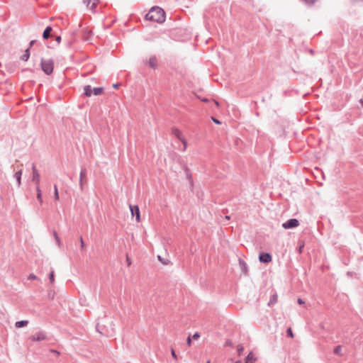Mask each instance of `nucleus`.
I'll use <instances>...</instances> for the list:
<instances>
[{
    "label": "nucleus",
    "mask_w": 363,
    "mask_h": 363,
    "mask_svg": "<svg viewBox=\"0 0 363 363\" xmlns=\"http://www.w3.org/2000/svg\"><path fill=\"white\" fill-rule=\"evenodd\" d=\"M174 135L180 141L182 142V143H185V139L184 138L182 133L180 130H179L177 129L175 130Z\"/></svg>",
    "instance_id": "9b49d317"
},
{
    "label": "nucleus",
    "mask_w": 363,
    "mask_h": 363,
    "mask_svg": "<svg viewBox=\"0 0 363 363\" xmlns=\"http://www.w3.org/2000/svg\"><path fill=\"white\" fill-rule=\"evenodd\" d=\"M199 337V335L198 333H196L194 335H193V339L194 340H196Z\"/></svg>",
    "instance_id": "c756f323"
},
{
    "label": "nucleus",
    "mask_w": 363,
    "mask_h": 363,
    "mask_svg": "<svg viewBox=\"0 0 363 363\" xmlns=\"http://www.w3.org/2000/svg\"><path fill=\"white\" fill-rule=\"evenodd\" d=\"M148 65L152 69H155L157 67V59L153 56L149 59Z\"/></svg>",
    "instance_id": "1a4fd4ad"
},
{
    "label": "nucleus",
    "mask_w": 363,
    "mask_h": 363,
    "mask_svg": "<svg viewBox=\"0 0 363 363\" xmlns=\"http://www.w3.org/2000/svg\"><path fill=\"white\" fill-rule=\"evenodd\" d=\"M91 0H83V2L84 4H86L87 6L91 3Z\"/></svg>",
    "instance_id": "c85d7f7f"
},
{
    "label": "nucleus",
    "mask_w": 363,
    "mask_h": 363,
    "mask_svg": "<svg viewBox=\"0 0 363 363\" xmlns=\"http://www.w3.org/2000/svg\"><path fill=\"white\" fill-rule=\"evenodd\" d=\"M53 236L55 240L57 245L60 247L62 246V242L61 240L56 231H53Z\"/></svg>",
    "instance_id": "f8f14e48"
},
{
    "label": "nucleus",
    "mask_w": 363,
    "mask_h": 363,
    "mask_svg": "<svg viewBox=\"0 0 363 363\" xmlns=\"http://www.w3.org/2000/svg\"><path fill=\"white\" fill-rule=\"evenodd\" d=\"M146 19L157 23H162L165 20L164 11L157 6L152 7L146 15Z\"/></svg>",
    "instance_id": "f257e3e1"
},
{
    "label": "nucleus",
    "mask_w": 363,
    "mask_h": 363,
    "mask_svg": "<svg viewBox=\"0 0 363 363\" xmlns=\"http://www.w3.org/2000/svg\"><path fill=\"white\" fill-rule=\"evenodd\" d=\"M50 281L52 284H53L55 282V275H54L53 271H52L50 274Z\"/></svg>",
    "instance_id": "412c9836"
},
{
    "label": "nucleus",
    "mask_w": 363,
    "mask_h": 363,
    "mask_svg": "<svg viewBox=\"0 0 363 363\" xmlns=\"http://www.w3.org/2000/svg\"><path fill=\"white\" fill-rule=\"evenodd\" d=\"M242 350H243V347L242 345H238V352L239 355L241 354Z\"/></svg>",
    "instance_id": "393cba45"
},
{
    "label": "nucleus",
    "mask_w": 363,
    "mask_h": 363,
    "mask_svg": "<svg viewBox=\"0 0 363 363\" xmlns=\"http://www.w3.org/2000/svg\"><path fill=\"white\" fill-rule=\"evenodd\" d=\"M238 363H240V362H238Z\"/></svg>",
    "instance_id": "a18cd8bd"
},
{
    "label": "nucleus",
    "mask_w": 363,
    "mask_h": 363,
    "mask_svg": "<svg viewBox=\"0 0 363 363\" xmlns=\"http://www.w3.org/2000/svg\"><path fill=\"white\" fill-rule=\"evenodd\" d=\"M238 363H240V362H238Z\"/></svg>",
    "instance_id": "37998d69"
},
{
    "label": "nucleus",
    "mask_w": 363,
    "mask_h": 363,
    "mask_svg": "<svg viewBox=\"0 0 363 363\" xmlns=\"http://www.w3.org/2000/svg\"><path fill=\"white\" fill-rule=\"evenodd\" d=\"M37 279V277L33 274H30L28 276V279Z\"/></svg>",
    "instance_id": "bb28decb"
},
{
    "label": "nucleus",
    "mask_w": 363,
    "mask_h": 363,
    "mask_svg": "<svg viewBox=\"0 0 363 363\" xmlns=\"http://www.w3.org/2000/svg\"><path fill=\"white\" fill-rule=\"evenodd\" d=\"M341 351H342V347L341 346H337L335 350H334V352L337 354H340L341 353Z\"/></svg>",
    "instance_id": "aec40b11"
},
{
    "label": "nucleus",
    "mask_w": 363,
    "mask_h": 363,
    "mask_svg": "<svg viewBox=\"0 0 363 363\" xmlns=\"http://www.w3.org/2000/svg\"><path fill=\"white\" fill-rule=\"evenodd\" d=\"M186 342H187V345H188L189 346H190V345H191V337H189L187 338Z\"/></svg>",
    "instance_id": "7c9ffc66"
},
{
    "label": "nucleus",
    "mask_w": 363,
    "mask_h": 363,
    "mask_svg": "<svg viewBox=\"0 0 363 363\" xmlns=\"http://www.w3.org/2000/svg\"><path fill=\"white\" fill-rule=\"evenodd\" d=\"M183 144H184V150H185V149H186V141L185 140V143H183Z\"/></svg>",
    "instance_id": "e433bc0d"
},
{
    "label": "nucleus",
    "mask_w": 363,
    "mask_h": 363,
    "mask_svg": "<svg viewBox=\"0 0 363 363\" xmlns=\"http://www.w3.org/2000/svg\"><path fill=\"white\" fill-rule=\"evenodd\" d=\"M80 242H81L82 247H83L84 245V240H83L82 238H80Z\"/></svg>",
    "instance_id": "72a5a7b5"
},
{
    "label": "nucleus",
    "mask_w": 363,
    "mask_h": 363,
    "mask_svg": "<svg viewBox=\"0 0 363 363\" xmlns=\"http://www.w3.org/2000/svg\"><path fill=\"white\" fill-rule=\"evenodd\" d=\"M35 43V40H32L30 43V45H29V49L33 45V44Z\"/></svg>",
    "instance_id": "f704fd0d"
},
{
    "label": "nucleus",
    "mask_w": 363,
    "mask_h": 363,
    "mask_svg": "<svg viewBox=\"0 0 363 363\" xmlns=\"http://www.w3.org/2000/svg\"><path fill=\"white\" fill-rule=\"evenodd\" d=\"M287 333H288V335H289V337H294V333H293V332H292L291 328H288V330H287Z\"/></svg>",
    "instance_id": "5701e85b"
},
{
    "label": "nucleus",
    "mask_w": 363,
    "mask_h": 363,
    "mask_svg": "<svg viewBox=\"0 0 363 363\" xmlns=\"http://www.w3.org/2000/svg\"><path fill=\"white\" fill-rule=\"evenodd\" d=\"M47 338L46 335L43 333H38L36 335H32L30 339L33 342L42 341Z\"/></svg>",
    "instance_id": "0eeeda50"
},
{
    "label": "nucleus",
    "mask_w": 363,
    "mask_h": 363,
    "mask_svg": "<svg viewBox=\"0 0 363 363\" xmlns=\"http://www.w3.org/2000/svg\"><path fill=\"white\" fill-rule=\"evenodd\" d=\"M54 196H55V199L56 201L59 200V199H60L59 192H58L57 186L56 185H54Z\"/></svg>",
    "instance_id": "a211bd4d"
},
{
    "label": "nucleus",
    "mask_w": 363,
    "mask_h": 363,
    "mask_svg": "<svg viewBox=\"0 0 363 363\" xmlns=\"http://www.w3.org/2000/svg\"><path fill=\"white\" fill-rule=\"evenodd\" d=\"M85 177V171H82L80 172V183L82 184V179L84 178Z\"/></svg>",
    "instance_id": "b1692460"
},
{
    "label": "nucleus",
    "mask_w": 363,
    "mask_h": 363,
    "mask_svg": "<svg viewBox=\"0 0 363 363\" xmlns=\"http://www.w3.org/2000/svg\"><path fill=\"white\" fill-rule=\"evenodd\" d=\"M28 323V320H21V321H17V322L15 323V326H16V328H22V327L26 326Z\"/></svg>",
    "instance_id": "2eb2a0df"
},
{
    "label": "nucleus",
    "mask_w": 363,
    "mask_h": 363,
    "mask_svg": "<svg viewBox=\"0 0 363 363\" xmlns=\"http://www.w3.org/2000/svg\"><path fill=\"white\" fill-rule=\"evenodd\" d=\"M306 4L311 5L314 4L317 0H303Z\"/></svg>",
    "instance_id": "4be33fe9"
},
{
    "label": "nucleus",
    "mask_w": 363,
    "mask_h": 363,
    "mask_svg": "<svg viewBox=\"0 0 363 363\" xmlns=\"http://www.w3.org/2000/svg\"><path fill=\"white\" fill-rule=\"evenodd\" d=\"M40 66L43 72L48 75H50L53 72L54 60L50 58H42Z\"/></svg>",
    "instance_id": "f03ea898"
},
{
    "label": "nucleus",
    "mask_w": 363,
    "mask_h": 363,
    "mask_svg": "<svg viewBox=\"0 0 363 363\" xmlns=\"http://www.w3.org/2000/svg\"><path fill=\"white\" fill-rule=\"evenodd\" d=\"M36 191H37V199L39 201V202L40 203H43L42 193H41V190H40L39 186H36Z\"/></svg>",
    "instance_id": "dca6fc26"
},
{
    "label": "nucleus",
    "mask_w": 363,
    "mask_h": 363,
    "mask_svg": "<svg viewBox=\"0 0 363 363\" xmlns=\"http://www.w3.org/2000/svg\"><path fill=\"white\" fill-rule=\"evenodd\" d=\"M277 299H278V296L277 294H274L272 298V300L270 301L269 302V305L273 303H277Z\"/></svg>",
    "instance_id": "6ab92c4d"
},
{
    "label": "nucleus",
    "mask_w": 363,
    "mask_h": 363,
    "mask_svg": "<svg viewBox=\"0 0 363 363\" xmlns=\"http://www.w3.org/2000/svg\"><path fill=\"white\" fill-rule=\"evenodd\" d=\"M32 180L33 182H35V184H37V186H39V183H40V174L38 172V170L36 169L35 165L33 166V177H32Z\"/></svg>",
    "instance_id": "6e6552de"
},
{
    "label": "nucleus",
    "mask_w": 363,
    "mask_h": 363,
    "mask_svg": "<svg viewBox=\"0 0 363 363\" xmlns=\"http://www.w3.org/2000/svg\"><path fill=\"white\" fill-rule=\"evenodd\" d=\"M94 5H95V4L94 3V4H92V6H91V9H93V8H94Z\"/></svg>",
    "instance_id": "ea45409f"
},
{
    "label": "nucleus",
    "mask_w": 363,
    "mask_h": 363,
    "mask_svg": "<svg viewBox=\"0 0 363 363\" xmlns=\"http://www.w3.org/2000/svg\"><path fill=\"white\" fill-rule=\"evenodd\" d=\"M171 354H172V356L173 357V358L177 360V356L174 352V350L172 349V351H171Z\"/></svg>",
    "instance_id": "a878e982"
},
{
    "label": "nucleus",
    "mask_w": 363,
    "mask_h": 363,
    "mask_svg": "<svg viewBox=\"0 0 363 363\" xmlns=\"http://www.w3.org/2000/svg\"><path fill=\"white\" fill-rule=\"evenodd\" d=\"M238 363H240V362H238Z\"/></svg>",
    "instance_id": "c03bdc74"
},
{
    "label": "nucleus",
    "mask_w": 363,
    "mask_h": 363,
    "mask_svg": "<svg viewBox=\"0 0 363 363\" xmlns=\"http://www.w3.org/2000/svg\"><path fill=\"white\" fill-rule=\"evenodd\" d=\"M261 262L269 263L272 261V256L269 253L262 252L259 256Z\"/></svg>",
    "instance_id": "423d86ee"
},
{
    "label": "nucleus",
    "mask_w": 363,
    "mask_h": 363,
    "mask_svg": "<svg viewBox=\"0 0 363 363\" xmlns=\"http://www.w3.org/2000/svg\"><path fill=\"white\" fill-rule=\"evenodd\" d=\"M60 40H61V38H60V36L57 37V38H56V41H57V42H58V43H60Z\"/></svg>",
    "instance_id": "c9c22d12"
},
{
    "label": "nucleus",
    "mask_w": 363,
    "mask_h": 363,
    "mask_svg": "<svg viewBox=\"0 0 363 363\" xmlns=\"http://www.w3.org/2000/svg\"><path fill=\"white\" fill-rule=\"evenodd\" d=\"M84 94L86 96H91L92 94L97 96L103 94L104 89L102 87H97L92 89L91 86L87 85L84 86Z\"/></svg>",
    "instance_id": "7ed1b4c3"
},
{
    "label": "nucleus",
    "mask_w": 363,
    "mask_h": 363,
    "mask_svg": "<svg viewBox=\"0 0 363 363\" xmlns=\"http://www.w3.org/2000/svg\"><path fill=\"white\" fill-rule=\"evenodd\" d=\"M299 222L297 219L293 218L287 220L282 224V226L285 229L293 228L298 226Z\"/></svg>",
    "instance_id": "39448f33"
},
{
    "label": "nucleus",
    "mask_w": 363,
    "mask_h": 363,
    "mask_svg": "<svg viewBox=\"0 0 363 363\" xmlns=\"http://www.w3.org/2000/svg\"><path fill=\"white\" fill-rule=\"evenodd\" d=\"M118 84H113V87H114V88H116H116H118Z\"/></svg>",
    "instance_id": "4c0bfd02"
},
{
    "label": "nucleus",
    "mask_w": 363,
    "mask_h": 363,
    "mask_svg": "<svg viewBox=\"0 0 363 363\" xmlns=\"http://www.w3.org/2000/svg\"><path fill=\"white\" fill-rule=\"evenodd\" d=\"M91 34H92V32L91 30L88 31L87 32V35L85 36L86 40H89V35H91Z\"/></svg>",
    "instance_id": "cd10ccee"
},
{
    "label": "nucleus",
    "mask_w": 363,
    "mask_h": 363,
    "mask_svg": "<svg viewBox=\"0 0 363 363\" xmlns=\"http://www.w3.org/2000/svg\"><path fill=\"white\" fill-rule=\"evenodd\" d=\"M30 57V50H29V48H27L26 50H25V52L24 54L21 56V59L25 62L28 61V60L29 59Z\"/></svg>",
    "instance_id": "ddd939ff"
},
{
    "label": "nucleus",
    "mask_w": 363,
    "mask_h": 363,
    "mask_svg": "<svg viewBox=\"0 0 363 363\" xmlns=\"http://www.w3.org/2000/svg\"><path fill=\"white\" fill-rule=\"evenodd\" d=\"M51 31H52V28L50 26L47 27L43 32V37L45 39H48L50 36V33Z\"/></svg>",
    "instance_id": "4468645a"
},
{
    "label": "nucleus",
    "mask_w": 363,
    "mask_h": 363,
    "mask_svg": "<svg viewBox=\"0 0 363 363\" xmlns=\"http://www.w3.org/2000/svg\"><path fill=\"white\" fill-rule=\"evenodd\" d=\"M206 363H211V362L208 360V361H207V362H206Z\"/></svg>",
    "instance_id": "a19ab883"
},
{
    "label": "nucleus",
    "mask_w": 363,
    "mask_h": 363,
    "mask_svg": "<svg viewBox=\"0 0 363 363\" xmlns=\"http://www.w3.org/2000/svg\"><path fill=\"white\" fill-rule=\"evenodd\" d=\"M129 208H130V211L131 212L132 216H135V220L137 221V223H140L141 219H140V213L139 207L138 206L130 205Z\"/></svg>",
    "instance_id": "20e7f679"
},
{
    "label": "nucleus",
    "mask_w": 363,
    "mask_h": 363,
    "mask_svg": "<svg viewBox=\"0 0 363 363\" xmlns=\"http://www.w3.org/2000/svg\"><path fill=\"white\" fill-rule=\"evenodd\" d=\"M298 304H303L304 301L301 298H298Z\"/></svg>",
    "instance_id": "2f4dec72"
},
{
    "label": "nucleus",
    "mask_w": 363,
    "mask_h": 363,
    "mask_svg": "<svg viewBox=\"0 0 363 363\" xmlns=\"http://www.w3.org/2000/svg\"><path fill=\"white\" fill-rule=\"evenodd\" d=\"M21 174H22V170H19L18 172H17L16 174H15V177L18 182V185L20 186L21 185Z\"/></svg>",
    "instance_id": "f3484780"
},
{
    "label": "nucleus",
    "mask_w": 363,
    "mask_h": 363,
    "mask_svg": "<svg viewBox=\"0 0 363 363\" xmlns=\"http://www.w3.org/2000/svg\"><path fill=\"white\" fill-rule=\"evenodd\" d=\"M238 363H240V362H238Z\"/></svg>",
    "instance_id": "79ce46f5"
},
{
    "label": "nucleus",
    "mask_w": 363,
    "mask_h": 363,
    "mask_svg": "<svg viewBox=\"0 0 363 363\" xmlns=\"http://www.w3.org/2000/svg\"><path fill=\"white\" fill-rule=\"evenodd\" d=\"M213 121L216 124H220V122L218 120H217V119L213 118Z\"/></svg>",
    "instance_id": "473e14b6"
},
{
    "label": "nucleus",
    "mask_w": 363,
    "mask_h": 363,
    "mask_svg": "<svg viewBox=\"0 0 363 363\" xmlns=\"http://www.w3.org/2000/svg\"><path fill=\"white\" fill-rule=\"evenodd\" d=\"M256 361V357L252 352H250L246 357L245 363H254Z\"/></svg>",
    "instance_id": "9d476101"
},
{
    "label": "nucleus",
    "mask_w": 363,
    "mask_h": 363,
    "mask_svg": "<svg viewBox=\"0 0 363 363\" xmlns=\"http://www.w3.org/2000/svg\"><path fill=\"white\" fill-rule=\"evenodd\" d=\"M215 104H216V105L217 106H219V104H218V101H215Z\"/></svg>",
    "instance_id": "58836bf2"
}]
</instances>
